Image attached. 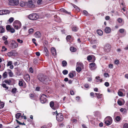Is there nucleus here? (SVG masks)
<instances>
[{
	"mask_svg": "<svg viewBox=\"0 0 128 128\" xmlns=\"http://www.w3.org/2000/svg\"><path fill=\"white\" fill-rule=\"evenodd\" d=\"M18 46V44L16 41L14 40H12V41L10 45V47L12 49H14L16 48Z\"/></svg>",
	"mask_w": 128,
	"mask_h": 128,
	"instance_id": "11",
	"label": "nucleus"
},
{
	"mask_svg": "<svg viewBox=\"0 0 128 128\" xmlns=\"http://www.w3.org/2000/svg\"><path fill=\"white\" fill-rule=\"evenodd\" d=\"M32 41L33 43L35 44L36 46H37L38 45L37 44L36 42H35L36 41V40L34 38H33L32 39Z\"/></svg>",
	"mask_w": 128,
	"mask_h": 128,
	"instance_id": "51",
	"label": "nucleus"
},
{
	"mask_svg": "<svg viewBox=\"0 0 128 128\" xmlns=\"http://www.w3.org/2000/svg\"><path fill=\"white\" fill-rule=\"evenodd\" d=\"M118 104L120 106H122V102L120 100H118Z\"/></svg>",
	"mask_w": 128,
	"mask_h": 128,
	"instance_id": "56",
	"label": "nucleus"
},
{
	"mask_svg": "<svg viewBox=\"0 0 128 128\" xmlns=\"http://www.w3.org/2000/svg\"><path fill=\"white\" fill-rule=\"evenodd\" d=\"M5 30L2 26L0 27V33H2L4 32Z\"/></svg>",
	"mask_w": 128,
	"mask_h": 128,
	"instance_id": "28",
	"label": "nucleus"
},
{
	"mask_svg": "<svg viewBox=\"0 0 128 128\" xmlns=\"http://www.w3.org/2000/svg\"><path fill=\"white\" fill-rule=\"evenodd\" d=\"M2 87L4 88H6L7 89H8V87L6 86V84H2Z\"/></svg>",
	"mask_w": 128,
	"mask_h": 128,
	"instance_id": "48",
	"label": "nucleus"
},
{
	"mask_svg": "<svg viewBox=\"0 0 128 128\" xmlns=\"http://www.w3.org/2000/svg\"><path fill=\"white\" fill-rule=\"evenodd\" d=\"M17 90V89L14 88L12 89V92L13 93H15L16 92V91Z\"/></svg>",
	"mask_w": 128,
	"mask_h": 128,
	"instance_id": "40",
	"label": "nucleus"
},
{
	"mask_svg": "<svg viewBox=\"0 0 128 128\" xmlns=\"http://www.w3.org/2000/svg\"><path fill=\"white\" fill-rule=\"evenodd\" d=\"M104 76L105 77H109V74L106 72H105L104 74Z\"/></svg>",
	"mask_w": 128,
	"mask_h": 128,
	"instance_id": "54",
	"label": "nucleus"
},
{
	"mask_svg": "<svg viewBox=\"0 0 128 128\" xmlns=\"http://www.w3.org/2000/svg\"><path fill=\"white\" fill-rule=\"evenodd\" d=\"M46 97V96L44 94H42L41 96L40 100L42 103H44L46 102L47 100Z\"/></svg>",
	"mask_w": 128,
	"mask_h": 128,
	"instance_id": "8",
	"label": "nucleus"
},
{
	"mask_svg": "<svg viewBox=\"0 0 128 128\" xmlns=\"http://www.w3.org/2000/svg\"><path fill=\"white\" fill-rule=\"evenodd\" d=\"M4 105V102H0V108H3Z\"/></svg>",
	"mask_w": 128,
	"mask_h": 128,
	"instance_id": "44",
	"label": "nucleus"
},
{
	"mask_svg": "<svg viewBox=\"0 0 128 128\" xmlns=\"http://www.w3.org/2000/svg\"><path fill=\"white\" fill-rule=\"evenodd\" d=\"M78 29V28L76 26H74L72 28V30L74 32L77 31Z\"/></svg>",
	"mask_w": 128,
	"mask_h": 128,
	"instance_id": "30",
	"label": "nucleus"
},
{
	"mask_svg": "<svg viewBox=\"0 0 128 128\" xmlns=\"http://www.w3.org/2000/svg\"><path fill=\"white\" fill-rule=\"evenodd\" d=\"M68 73V71L66 70H64L62 71V73L64 75L67 74Z\"/></svg>",
	"mask_w": 128,
	"mask_h": 128,
	"instance_id": "46",
	"label": "nucleus"
},
{
	"mask_svg": "<svg viewBox=\"0 0 128 128\" xmlns=\"http://www.w3.org/2000/svg\"><path fill=\"white\" fill-rule=\"evenodd\" d=\"M89 65L90 68L92 69L95 68L96 65V64L93 62L90 63Z\"/></svg>",
	"mask_w": 128,
	"mask_h": 128,
	"instance_id": "18",
	"label": "nucleus"
},
{
	"mask_svg": "<svg viewBox=\"0 0 128 128\" xmlns=\"http://www.w3.org/2000/svg\"><path fill=\"white\" fill-rule=\"evenodd\" d=\"M14 54L13 51H12L10 52H8L7 53V55L8 56H10L14 55Z\"/></svg>",
	"mask_w": 128,
	"mask_h": 128,
	"instance_id": "29",
	"label": "nucleus"
},
{
	"mask_svg": "<svg viewBox=\"0 0 128 128\" xmlns=\"http://www.w3.org/2000/svg\"><path fill=\"white\" fill-rule=\"evenodd\" d=\"M35 54L36 55L38 56H39L40 55V53L39 52H36Z\"/></svg>",
	"mask_w": 128,
	"mask_h": 128,
	"instance_id": "63",
	"label": "nucleus"
},
{
	"mask_svg": "<svg viewBox=\"0 0 128 128\" xmlns=\"http://www.w3.org/2000/svg\"><path fill=\"white\" fill-rule=\"evenodd\" d=\"M121 118L119 116H117L116 118V120L117 121H119L120 120Z\"/></svg>",
	"mask_w": 128,
	"mask_h": 128,
	"instance_id": "47",
	"label": "nucleus"
},
{
	"mask_svg": "<svg viewBox=\"0 0 128 128\" xmlns=\"http://www.w3.org/2000/svg\"><path fill=\"white\" fill-rule=\"evenodd\" d=\"M16 120L17 122V123H18V124L20 125H26V124H24V122H23V123H22L20 122L19 121H18V120Z\"/></svg>",
	"mask_w": 128,
	"mask_h": 128,
	"instance_id": "43",
	"label": "nucleus"
},
{
	"mask_svg": "<svg viewBox=\"0 0 128 128\" xmlns=\"http://www.w3.org/2000/svg\"><path fill=\"white\" fill-rule=\"evenodd\" d=\"M70 50L72 52H74L76 51V49L73 46H71L70 48Z\"/></svg>",
	"mask_w": 128,
	"mask_h": 128,
	"instance_id": "26",
	"label": "nucleus"
},
{
	"mask_svg": "<svg viewBox=\"0 0 128 128\" xmlns=\"http://www.w3.org/2000/svg\"><path fill=\"white\" fill-rule=\"evenodd\" d=\"M51 53L53 56H55L56 54V48L52 47L51 48Z\"/></svg>",
	"mask_w": 128,
	"mask_h": 128,
	"instance_id": "15",
	"label": "nucleus"
},
{
	"mask_svg": "<svg viewBox=\"0 0 128 128\" xmlns=\"http://www.w3.org/2000/svg\"><path fill=\"white\" fill-rule=\"evenodd\" d=\"M13 26L14 28L18 30L20 28L21 26V24L19 21L16 20L13 23Z\"/></svg>",
	"mask_w": 128,
	"mask_h": 128,
	"instance_id": "2",
	"label": "nucleus"
},
{
	"mask_svg": "<svg viewBox=\"0 0 128 128\" xmlns=\"http://www.w3.org/2000/svg\"><path fill=\"white\" fill-rule=\"evenodd\" d=\"M36 37L38 38H40V34L39 31L36 32L35 33Z\"/></svg>",
	"mask_w": 128,
	"mask_h": 128,
	"instance_id": "25",
	"label": "nucleus"
},
{
	"mask_svg": "<svg viewBox=\"0 0 128 128\" xmlns=\"http://www.w3.org/2000/svg\"><path fill=\"white\" fill-rule=\"evenodd\" d=\"M4 82L9 85H12V81L10 79L8 80H5L4 81Z\"/></svg>",
	"mask_w": 128,
	"mask_h": 128,
	"instance_id": "22",
	"label": "nucleus"
},
{
	"mask_svg": "<svg viewBox=\"0 0 128 128\" xmlns=\"http://www.w3.org/2000/svg\"><path fill=\"white\" fill-rule=\"evenodd\" d=\"M26 2L22 1L20 3V6L22 7H24L26 8L27 6H26Z\"/></svg>",
	"mask_w": 128,
	"mask_h": 128,
	"instance_id": "19",
	"label": "nucleus"
},
{
	"mask_svg": "<svg viewBox=\"0 0 128 128\" xmlns=\"http://www.w3.org/2000/svg\"><path fill=\"white\" fill-rule=\"evenodd\" d=\"M104 85L108 87L109 86V84L108 82H105Z\"/></svg>",
	"mask_w": 128,
	"mask_h": 128,
	"instance_id": "57",
	"label": "nucleus"
},
{
	"mask_svg": "<svg viewBox=\"0 0 128 128\" xmlns=\"http://www.w3.org/2000/svg\"><path fill=\"white\" fill-rule=\"evenodd\" d=\"M14 20V18H10L8 20V21H9L10 23L12 22Z\"/></svg>",
	"mask_w": 128,
	"mask_h": 128,
	"instance_id": "42",
	"label": "nucleus"
},
{
	"mask_svg": "<svg viewBox=\"0 0 128 128\" xmlns=\"http://www.w3.org/2000/svg\"><path fill=\"white\" fill-rule=\"evenodd\" d=\"M119 61L118 60H116L114 61L115 63L116 64H119Z\"/></svg>",
	"mask_w": 128,
	"mask_h": 128,
	"instance_id": "62",
	"label": "nucleus"
},
{
	"mask_svg": "<svg viewBox=\"0 0 128 128\" xmlns=\"http://www.w3.org/2000/svg\"><path fill=\"white\" fill-rule=\"evenodd\" d=\"M119 31L122 34L124 33L125 32L126 33V31L124 29L121 28L119 30Z\"/></svg>",
	"mask_w": 128,
	"mask_h": 128,
	"instance_id": "33",
	"label": "nucleus"
},
{
	"mask_svg": "<svg viewBox=\"0 0 128 128\" xmlns=\"http://www.w3.org/2000/svg\"><path fill=\"white\" fill-rule=\"evenodd\" d=\"M84 86L86 88H88L89 87V85L88 84H84Z\"/></svg>",
	"mask_w": 128,
	"mask_h": 128,
	"instance_id": "64",
	"label": "nucleus"
},
{
	"mask_svg": "<svg viewBox=\"0 0 128 128\" xmlns=\"http://www.w3.org/2000/svg\"><path fill=\"white\" fill-rule=\"evenodd\" d=\"M24 80L27 82H29L30 80V76L29 74H26L24 77Z\"/></svg>",
	"mask_w": 128,
	"mask_h": 128,
	"instance_id": "16",
	"label": "nucleus"
},
{
	"mask_svg": "<svg viewBox=\"0 0 128 128\" xmlns=\"http://www.w3.org/2000/svg\"><path fill=\"white\" fill-rule=\"evenodd\" d=\"M111 47L112 46L110 44H106L104 48V51L105 52H108L110 51Z\"/></svg>",
	"mask_w": 128,
	"mask_h": 128,
	"instance_id": "6",
	"label": "nucleus"
},
{
	"mask_svg": "<svg viewBox=\"0 0 128 128\" xmlns=\"http://www.w3.org/2000/svg\"><path fill=\"white\" fill-rule=\"evenodd\" d=\"M4 10V12L5 13V14L9 13L10 12V11L9 10Z\"/></svg>",
	"mask_w": 128,
	"mask_h": 128,
	"instance_id": "58",
	"label": "nucleus"
},
{
	"mask_svg": "<svg viewBox=\"0 0 128 128\" xmlns=\"http://www.w3.org/2000/svg\"><path fill=\"white\" fill-rule=\"evenodd\" d=\"M105 32L107 33H108L111 32V28L108 27H106L104 30Z\"/></svg>",
	"mask_w": 128,
	"mask_h": 128,
	"instance_id": "20",
	"label": "nucleus"
},
{
	"mask_svg": "<svg viewBox=\"0 0 128 128\" xmlns=\"http://www.w3.org/2000/svg\"><path fill=\"white\" fill-rule=\"evenodd\" d=\"M12 1L10 4V5L11 6H16L19 3L18 0H12Z\"/></svg>",
	"mask_w": 128,
	"mask_h": 128,
	"instance_id": "14",
	"label": "nucleus"
},
{
	"mask_svg": "<svg viewBox=\"0 0 128 128\" xmlns=\"http://www.w3.org/2000/svg\"><path fill=\"white\" fill-rule=\"evenodd\" d=\"M44 52L46 56H49V53L48 50L46 47H44Z\"/></svg>",
	"mask_w": 128,
	"mask_h": 128,
	"instance_id": "17",
	"label": "nucleus"
},
{
	"mask_svg": "<svg viewBox=\"0 0 128 128\" xmlns=\"http://www.w3.org/2000/svg\"><path fill=\"white\" fill-rule=\"evenodd\" d=\"M11 28L10 25H8L6 26V29L7 30H10Z\"/></svg>",
	"mask_w": 128,
	"mask_h": 128,
	"instance_id": "37",
	"label": "nucleus"
},
{
	"mask_svg": "<svg viewBox=\"0 0 128 128\" xmlns=\"http://www.w3.org/2000/svg\"><path fill=\"white\" fill-rule=\"evenodd\" d=\"M84 14L86 16H87L88 15V12L85 10L84 11Z\"/></svg>",
	"mask_w": 128,
	"mask_h": 128,
	"instance_id": "52",
	"label": "nucleus"
},
{
	"mask_svg": "<svg viewBox=\"0 0 128 128\" xmlns=\"http://www.w3.org/2000/svg\"><path fill=\"white\" fill-rule=\"evenodd\" d=\"M118 94L120 96H123V92L121 91H119L118 92Z\"/></svg>",
	"mask_w": 128,
	"mask_h": 128,
	"instance_id": "34",
	"label": "nucleus"
},
{
	"mask_svg": "<svg viewBox=\"0 0 128 128\" xmlns=\"http://www.w3.org/2000/svg\"><path fill=\"white\" fill-rule=\"evenodd\" d=\"M30 98L32 99H34L35 98V96L33 94H29Z\"/></svg>",
	"mask_w": 128,
	"mask_h": 128,
	"instance_id": "36",
	"label": "nucleus"
},
{
	"mask_svg": "<svg viewBox=\"0 0 128 128\" xmlns=\"http://www.w3.org/2000/svg\"><path fill=\"white\" fill-rule=\"evenodd\" d=\"M37 78L39 81L44 84H47L50 81L46 76L42 74H38L37 76Z\"/></svg>",
	"mask_w": 128,
	"mask_h": 128,
	"instance_id": "1",
	"label": "nucleus"
},
{
	"mask_svg": "<svg viewBox=\"0 0 128 128\" xmlns=\"http://www.w3.org/2000/svg\"><path fill=\"white\" fill-rule=\"evenodd\" d=\"M26 8H34L36 6L35 4L33 2L32 0H29L26 3Z\"/></svg>",
	"mask_w": 128,
	"mask_h": 128,
	"instance_id": "4",
	"label": "nucleus"
},
{
	"mask_svg": "<svg viewBox=\"0 0 128 128\" xmlns=\"http://www.w3.org/2000/svg\"><path fill=\"white\" fill-rule=\"evenodd\" d=\"M2 52H5L7 50V49L5 48L4 46H3L2 48Z\"/></svg>",
	"mask_w": 128,
	"mask_h": 128,
	"instance_id": "45",
	"label": "nucleus"
},
{
	"mask_svg": "<svg viewBox=\"0 0 128 128\" xmlns=\"http://www.w3.org/2000/svg\"><path fill=\"white\" fill-rule=\"evenodd\" d=\"M66 39L68 42H71L73 40V38L71 35H68L66 36Z\"/></svg>",
	"mask_w": 128,
	"mask_h": 128,
	"instance_id": "13",
	"label": "nucleus"
},
{
	"mask_svg": "<svg viewBox=\"0 0 128 128\" xmlns=\"http://www.w3.org/2000/svg\"><path fill=\"white\" fill-rule=\"evenodd\" d=\"M38 16L36 14H32L29 15V18L31 20H35L38 18Z\"/></svg>",
	"mask_w": 128,
	"mask_h": 128,
	"instance_id": "5",
	"label": "nucleus"
},
{
	"mask_svg": "<svg viewBox=\"0 0 128 128\" xmlns=\"http://www.w3.org/2000/svg\"><path fill=\"white\" fill-rule=\"evenodd\" d=\"M70 94L72 95H74V91H73L72 90L70 91Z\"/></svg>",
	"mask_w": 128,
	"mask_h": 128,
	"instance_id": "60",
	"label": "nucleus"
},
{
	"mask_svg": "<svg viewBox=\"0 0 128 128\" xmlns=\"http://www.w3.org/2000/svg\"><path fill=\"white\" fill-rule=\"evenodd\" d=\"M56 119L59 122L62 121L64 119V117L61 113H58L56 116Z\"/></svg>",
	"mask_w": 128,
	"mask_h": 128,
	"instance_id": "9",
	"label": "nucleus"
},
{
	"mask_svg": "<svg viewBox=\"0 0 128 128\" xmlns=\"http://www.w3.org/2000/svg\"><path fill=\"white\" fill-rule=\"evenodd\" d=\"M118 21L119 23H121L122 22V18H118Z\"/></svg>",
	"mask_w": 128,
	"mask_h": 128,
	"instance_id": "59",
	"label": "nucleus"
},
{
	"mask_svg": "<svg viewBox=\"0 0 128 128\" xmlns=\"http://www.w3.org/2000/svg\"><path fill=\"white\" fill-rule=\"evenodd\" d=\"M68 76L70 78H72L74 76L73 73L71 72L69 74Z\"/></svg>",
	"mask_w": 128,
	"mask_h": 128,
	"instance_id": "35",
	"label": "nucleus"
},
{
	"mask_svg": "<svg viewBox=\"0 0 128 128\" xmlns=\"http://www.w3.org/2000/svg\"><path fill=\"white\" fill-rule=\"evenodd\" d=\"M62 66L64 67L67 64V63L66 60H63L62 62Z\"/></svg>",
	"mask_w": 128,
	"mask_h": 128,
	"instance_id": "32",
	"label": "nucleus"
},
{
	"mask_svg": "<svg viewBox=\"0 0 128 128\" xmlns=\"http://www.w3.org/2000/svg\"><path fill=\"white\" fill-rule=\"evenodd\" d=\"M7 73L6 72H5L3 74L2 76L4 78H6L7 77Z\"/></svg>",
	"mask_w": 128,
	"mask_h": 128,
	"instance_id": "38",
	"label": "nucleus"
},
{
	"mask_svg": "<svg viewBox=\"0 0 128 128\" xmlns=\"http://www.w3.org/2000/svg\"><path fill=\"white\" fill-rule=\"evenodd\" d=\"M10 32L12 33H14L15 32V30L12 28H11V29L10 30Z\"/></svg>",
	"mask_w": 128,
	"mask_h": 128,
	"instance_id": "55",
	"label": "nucleus"
},
{
	"mask_svg": "<svg viewBox=\"0 0 128 128\" xmlns=\"http://www.w3.org/2000/svg\"><path fill=\"white\" fill-rule=\"evenodd\" d=\"M104 123L107 126H109L112 123V119L111 117L110 116H108L105 118Z\"/></svg>",
	"mask_w": 128,
	"mask_h": 128,
	"instance_id": "3",
	"label": "nucleus"
},
{
	"mask_svg": "<svg viewBox=\"0 0 128 128\" xmlns=\"http://www.w3.org/2000/svg\"><path fill=\"white\" fill-rule=\"evenodd\" d=\"M77 64L78 66L76 69V71L78 72H79L82 70L81 67H82L84 65L83 64L80 62H77Z\"/></svg>",
	"mask_w": 128,
	"mask_h": 128,
	"instance_id": "10",
	"label": "nucleus"
},
{
	"mask_svg": "<svg viewBox=\"0 0 128 128\" xmlns=\"http://www.w3.org/2000/svg\"><path fill=\"white\" fill-rule=\"evenodd\" d=\"M97 34L100 36H102L103 34V32L101 30H98L96 31Z\"/></svg>",
	"mask_w": 128,
	"mask_h": 128,
	"instance_id": "23",
	"label": "nucleus"
},
{
	"mask_svg": "<svg viewBox=\"0 0 128 128\" xmlns=\"http://www.w3.org/2000/svg\"><path fill=\"white\" fill-rule=\"evenodd\" d=\"M15 116L16 118L18 119L22 116L21 114L20 113H18L16 114Z\"/></svg>",
	"mask_w": 128,
	"mask_h": 128,
	"instance_id": "27",
	"label": "nucleus"
},
{
	"mask_svg": "<svg viewBox=\"0 0 128 128\" xmlns=\"http://www.w3.org/2000/svg\"><path fill=\"white\" fill-rule=\"evenodd\" d=\"M18 85L20 86H23L24 88H26V84L23 80H19L18 82Z\"/></svg>",
	"mask_w": 128,
	"mask_h": 128,
	"instance_id": "12",
	"label": "nucleus"
},
{
	"mask_svg": "<svg viewBox=\"0 0 128 128\" xmlns=\"http://www.w3.org/2000/svg\"><path fill=\"white\" fill-rule=\"evenodd\" d=\"M54 102L53 101H51L50 103V107L53 109L55 110V109L54 107Z\"/></svg>",
	"mask_w": 128,
	"mask_h": 128,
	"instance_id": "24",
	"label": "nucleus"
},
{
	"mask_svg": "<svg viewBox=\"0 0 128 128\" xmlns=\"http://www.w3.org/2000/svg\"><path fill=\"white\" fill-rule=\"evenodd\" d=\"M17 41L19 43L22 44L23 42V41L22 40H20V39H17Z\"/></svg>",
	"mask_w": 128,
	"mask_h": 128,
	"instance_id": "50",
	"label": "nucleus"
},
{
	"mask_svg": "<svg viewBox=\"0 0 128 128\" xmlns=\"http://www.w3.org/2000/svg\"><path fill=\"white\" fill-rule=\"evenodd\" d=\"M87 59L89 62H94L96 60V58L95 56L93 55H89L87 57Z\"/></svg>",
	"mask_w": 128,
	"mask_h": 128,
	"instance_id": "7",
	"label": "nucleus"
},
{
	"mask_svg": "<svg viewBox=\"0 0 128 128\" xmlns=\"http://www.w3.org/2000/svg\"><path fill=\"white\" fill-rule=\"evenodd\" d=\"M95 94L96 95L97 98L100 99L102 98V94L99 93H95Z\"/></svg>",
	"mask_w": 128,
	"mask_h": 128,
	"instance_id": "21",
	"label": "nucleus"
},
{
	"mask_svg": "<svg viewBox=\"0 0 128 128\" xmlns=\"http://www.w3.org/2000/svg\"><path fill=\"white\" fill-rule=\"evenodd\" d=\"M123 128H128V124H124L123 125Z\"/></svg>",
	"mask_w": 128,
	"mask_h": 128,
	"instance_id": "49",
	"label": "nucleus"
},
{
	"mask_svg": "<svg viewBox=\"0 0 128 128\" xmlns=\"http://www.w3.org/2000/svg\"><path fill=\"white\" fill-rule=\"evenodd\" d=\"M72 5L74 8H76L77 10L78 11L80 10V9L77 6L74 4H72Z\"/></svg>",
	"mask_w": 128,
	"mask_h": 128,
	"instance_id": "39",
	"label": "nucleus"
},
{
	"mask_svg": "<svg viewBox=\"0 0 128 128\" xmlns=\"http://www.w3.org/2000/svg\"><path fill=\"white\" fill-rule=\"evenodd\" d=\"M34 30L32 28H30L28 30V33L29 34H32L33 31Z\"/></svg>",
	"mask_w": 128,
	"mask_h": 128,
	"instance_id": "41",
	"label": "nucleus"
},
{
	"mask_svg": "<svg viewBox=\"0 0 128 128\" xmlns=\"http://www.w3.org/2000/svg\"><path fill=\"white\" fill-rule=\"evenodd\" d=\"M12 62L11 61H9L8 62L7 64V66H10L12 65Z\"/></svg>",
	"mask_w": 128,
	"mask_h": 128,
	"instance_id": "53",
	"label": "nucleus"
},
{
	"mask_svg": "<svg viewBox=\"0 0 128 128\" xmlns=\"http://www.w3.org/2000/svg\"><path fill=\"white\" fill-rule=\"evenodd\" d=\"M8 70L9 71V72H8V74L9 76L10 77H12L13 74V73L12 72V71L10 69H8Z\"/></svg>",
	"mask_w": 128,
	"mask_h": 128,
	"instance_id": "31",
	"label": "nucleus"
},
{
	"mask_svg": "<svg viewBox=\"0 0 128 128\" xmlns=\"http://www.w3.org/2000/svg\"><path fill=\"white\" fill-rule=\"evenodd\" d=\"M30 72L31 73H33V70L32 67H30L29 68Z\"/></svg>",
	"mask_w": 128,
	"mask_h": 128,
	"instance_id": "61",
	"label": "nucleus"
}]
</instances>
